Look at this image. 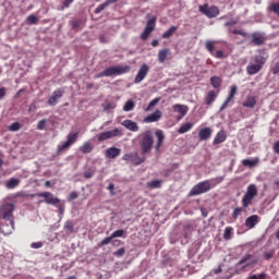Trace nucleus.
Segmentation results:
<instances>
[{
  "instance_id": "5",
  "label": "nucleus",
  "mask_w": 279,
  "mask_h": 279,
  "mask_svg": "<svg viewBox=\"0 0 279 279\" xmlns=\"http://www.w3.org/2000/svg\"><path fill=\"white\" fill-rule=\"evenodd\" d=\"M132 68L130 65H114L105 69L102 72L98 73L96 77H112V75H124V73H130Z\"/></svg>"
},
{
  "instance_id": "20",
  "label": "nucleus",
  "mask_w": 279,
  "mask_h": 279,
  "mask_svg": "<svg viewBox=\"0 0 279 279\" xmlns=\"http://www.w3.org/2000/svg\"><path fill=\"white\" fill-rule=\"evenodd\" d=\"M105 156H106V158L114 159V158L121 156V149L117 148L114 146L109 147L106 149Z\"/></svg>"
},
{
  "instance_id": "37",
  "label": "nucleus",
  "mask_w": 279,
  "mask_h": 279,
  "mask_svg": "<svg viewBox=\"0 0 279 279\" xmlns=\"http://www.w3.org/2000/svg\"><path fill=\"white\" fill-rule=\"evenodd\" d=\"M21 184V180L12 178L7 182V189H16Z\"/></svg>"
},
{
  "instance_id": "64",
  "label": "nucleus",
  "mask_w": 279,
  "mask_h": 279,
  "mask_svg": "<svg viewBox=\"0 0 279 279\" xmlns=\"http://www.w3.org/2000/svg\"><path fill=\"white\" fill-rule=\"evenodd\" d=\"M214 274H221V266L214 270Z\"/></svg>"
},
{
  "instance_id": "56",
  "label": "nucleus",
  "mask_w": 279,
  "mask_h": 279,
  "mask_svg": "<svg viewBox=\"0 0 279 279\" xmlns=\"http://www.w3.org/2000/svg\"><path fill=\"white\" fill-rule=\"evenodd\" d=\"M264 258L265 260H270V258H274V251L264 253Z\"/></svg>"
},
{
  "instance_id": "38",
  "label": "nucleus",
  "mask_w": 279,
  "mask_h": 279,
  "mask_svg": "<svg viewBox=\"0 0 279 279\" xmlns=\"http://www.w3.org/2000/svg\"><path fill=\"white\" fill-rule=\"evenodd\" d=\"M232 234H234V229L232 227H227L223 233L225 241H230L232 239Z\"/></svg>"
},
{
  "instance_id": "10",
  "label": "nucleus",
  "mask_w": 279,
  "mask_h": 279,
  "mask_svg": "<svg viewBox=\"0 0 279 279\" xmlns=\"http://www.w3.org/2000/svg\"><path fill=\"white\" fill-rule=\"evenodd\" d=\"M31 197H44L45 202L51 206H58L60 204V198L53 197L51 192H41L31 195Z\"/></svg>"
},
{
  "instance_id": "17",
  "label": "nucleus",
  "mask_w": 279,
  "mask_h": 279,
  "mask_svg": "<svg viewBox=\"0 0 279 279\" xmlns=\"http://www.w3.org/2000/svg\"><path fill=\"white\" fill-rule=\"evenodd\" d=\"M172 109H173V112H177L179 114L178 121L184 119V117H186L189 112V107L185 105H173Z\"/></svg>"
},
{
  "instance_id": "57",
  "label": "nucleus",
  "mask_w": 279,
  "mask_h": 279,
  "mask_svg": "<svg viewBox=\"0 0 279 279\" xmlns=\"http://www.w3.org/2000/svg\"><path fill=\"white\" fill-rule=\"evenodd\" d=\"M77 192H71L68 199L69 202H73V199H77Z\"/></svg>"
},
{
  "instance_id": "43",
  "label": "nucleus",
  "mask_w": 279,
  "mask_h": 279,
  "mask_svg": "<svg viewBox=\"0 0 279 279\" xmlns=\"http://www.w3.org/2000/svg\"><path fill=\"white\" fill-rule=\"evenodd\" d=\"M159 101H160V98H155V99H153V100L148 104V106H147V108H146V112H149L157 104H159Z\"/></svg>"
},
{
  "instance_id": "15",
  "label": "nucleus",
  "mask_w": 279,
  "mask_h": 279,
  "mask_svg": "<svg viewBox=\"0 0 279 279\" xmlns=\"http://www.w3.org/2000/svg\"><path fill=\"white\" fill-rule=\"evenodd\" d=\"M148 73H149V65H147V63H143L140 70L137 71V74L134 80V84H141V82H143V80L147 77Z\"/></svg>"
},
{
  "instance_id": "39",
  "label": "nucleus",
  "mask_w": 279,
  "mask_h": 279,
  "mask_svg": "<svg viewBox=\"0 0 279 279\" xmlns=\"http://www.w3.org/2000/svg\"><path fill=\"white\" fill-rule=\"evenodd\" d=\"M148 189H160L162 186V180H154L147 183Z\"/></svg>"
},
{
  "instance_id": "2",
  "label": "nucleus",
  "mask_w": 279,
  "mask_h": 279,
  "mask_svg": "<svg viewBox=\"0 0 279 279\" xmlns=\"http://www.w3.org/2000/svg\"><path fill=\"white\" fill-rule=\"evenodd\" d=\"M267 60H269V53L267 50H257V53L253 57L252 61L246 66L247 75H256V73H260L265 64H267Z\"/></svg>"
},
{
  "instance_id": "31",
  "label": "nucleus",
  "mask_w": 279,
  "mask_h": 279,
  "mask_svg": "<svg viewBox=\"0 0 279 279\" xmlns=\"http://www.w3.org/2000/svg\"><path fill=\"white\" fill-rule=\"evenodd\" d=\"M190 130H193V123L192 122H186L180 126L178 130L179 134H186V132H190Z\"/></svg>"
},
{
  "instance_id": "25",
  "label": "nucleus",
  "mask_w": 279,
  "mask_h": 279,
  "mask_svg": "<svg viewBox=\"0 0 279 279\" xmlns=\"http://www.w3.org/2000/svg\"><path fill=\"white\" fill-rule=\"evenodd\" d=\"M226 138H228L226 131H219L213 141V145H221V143H226Z\"/></svg>"
},
{
  "instance_id": "47",
  "label": "nucleus",
  "mask_w": 279,
  "mask_h": 279,
  "mask_svg": "<svg viewBox=\"0 0 279 279\" xmlns=\"http://www.w3.org/2000/svg\"><path fill=\"white\" fill-rule=\"evenodd\" d=\"M10 132H19V130H21V123L19 122H13L10 126H9Z\"/></svg>"
},
{
  "instance_id": "60",
  "label": "nucleus",
  "mask_w": 279,
  "mask_h": 279,
  "mask_svg": "<svg viewBox=\"0 0 279 279\" xmlns=\"http://www.w3.org/2000/svg\"><path fill=\"white\" fill-rule=\"evenodd\" d=\"M113 108H117V106L114 105V104H107L106 106H105V110H113Z\"/></svg>"
},
{
  "instance_id": "9",
  "label": "nucleus",
  "mask_w": 279,
  "mask_h": 279,
  "mask_svg": "<svg viewBox=\"0 0 279 279\" xmlns=\"http://www.w3.org/2000/svg\"><path fill=\"white\" fill-rule=\"evenodd\" d=\"M78 136L80 132L68 134V140L62 145L58 146L57 154H62L65 149H69L71 145L77 142Z\"/></svg>"
},
{
  "instance_id": "33",
  "label": "nucleus",
  "mask_w": 279,
  "mask_h": 279,
  "mask_svg": "<svg viewBox=\"0 0 279 279\" xmlns=\"http://www.w3.org/2000/svg\"><path fill=\"white\" fill-rule=\"evenodd\" d=\"M210 84L214 88H221V84H222L221 77L211 76L210 77Z\"/></svg>"
},
{
  "instance_id": "42",
  "label": "nucleus",
  "mask_w": 279,
  "mask_h": 279,
  "mask_svg": "<svg viewBox=\"0 0 279 279\" xmlns=\"http://www.w3.org/2000/svg\"><path fill=\"white\" fill-rule=\"evenodd\" d=\"M211 56H215L217 58V60H223V59L228 58V54H226V52H223L222 50H217L216 53H214Z\"/></svg>"
},
{
  "instance_id": "49",
  "label": "nucleus",
  "mask_w": 279,
  "mask_h": 279,
  "mask_svg": "<svg viewBox=\"0 0 279 279\" xmlns=\"http://www.w3.org/2000/svg\"><path fill=\"white\" fill-rule=\"evenodd\" d=\"M112 239H114V238H112V235L105 238V239L98 244L99 247H104V246L108 245L109 243L112 242Z\"/></svg>"
},
{
  "instance_id": "29",
  "label": "nucleus",
  "mask_w": 279,
  "mask_h": 279,
  "mask_svg": "<svg viewBox=\"0 0 279 279\" xmlns=\"http://www.w3.org/2000/svg\"><path fill=\"white\" fill-rule=\"evenodd\" d=\"M94 146L93 144H90V142H85L81 147H80V151H82V154H90V151H93Z\"/></svg>"
},
{
  "instance_id": "1",
  "label": "nucleus",
  "mask_w": 279,
  "mask_h": 279,
  "mask_svg": "<svg viewBox=\"0 0 279 279\" xmlns=\"http://www.w3.org/2000/svg\"><path fill=\"white\" fill-rule=\"evenodd\" d=\"M14 230V204H4L0 207V232L10 236Z\"/></svg>"
},
{
  "instance_id": "26",
  "label": "nucleus",
  "mask_w": 279,
  "mask_h": 279,
  "mask_svg": "<svg viewBox=\"0 0 279 279\" xmlns=\"http://www.w3.org/2000/svg\"><path fill=\"white\" fill-rule=\"evenodd\" d=\"M218 94L215 90H209L205 97V105L210 106L215 99H217Z\"/></svg>"
},
{
  "instance_id": "58",
  "label": "nucleus",
  "mask_w": 279,
  "mask_h": 279,
  "mask_svg": "<svg viewBox=\"0 0 279 279\" xmlns=\"http://www.w3.org/2000/svg\"><path fill=\"white\" fill-rule=\"evenodd\" d=\"M31 247L34 250H40V247H43V242H34L32 243Z\"/></svg>"
},
{
  "instance_id": "51",
  "label": "nucleus",
  "mask_w": 279,
  "mask_h": 279,
  "mask_svg": "<svg viewBox=\"0 0 279 279\" xmlns=\"http://www.w3.org/2000/svg\"><path fill=\"white\" fill-rule=\"evenodd\" d=\"M232 34L243 36V38H247V33H245L243 29H234Z\"/></svg>"
},
{
  "instance_id": "45",
  "label": "nucleus",
  "mask_w": 279,
  "mask_h": 279,
  "mask_svg": "<svg viewBox=\"0 0 279 279\" xmlns=\"http://www.w3.org/2000/svg\"><path fill=\"white\" fill-rule=\"evenodd\" d=\"M243 213V207H236L233 209L232 217L233 219H239V216Z\"/></svg>"
},
{
  "instance_id": "62",
  "label": "nucleus",
  "mask_w": 279,
  "mask_h": 279,
  "mask_svg": "<svg viewBox=\"0 0 279 279\" xmlns=\"http://www.w3.org/2000/svg\"><path fill=\"white\" fill-rule=\"evenodd\" d=\"M2 97H5V88H0V99H2Z\"/></svg>"
},
{
  "instance_id": "48",
  "label": "nucleus",
  "mask_w": 279,
  "mask_h": 279,
  "mask_svg": "<svg viewBox=\"0 0 279 279\" xmlns=\"http://www.w3.org/2000/svg\"><path fill=\"white\" fill-rule=\"evenodd\" d=\"M72 29H80V25H82V20H72L70 22Z\"/></svg>"
},
{
  "instance_id": "32",
  "label": "nucleus",
  "mask_w": 279,
  "mask_h": 279,
  "mask_svg": "<svg viewBox=\"0 0 279 279\" xmlns=\"http://www.w3.org/2000/svg\"><path fill=\"white\" fill-rule=\"evenodd\" d=\"M215 45H217V41L214 40H207L205 43V49H207L210 56H215Z\"/></svg>"
},
{
  "instance_id": "50",
  "label": "nucleus",
  "mask_w": 279,
  "mask_h": 279,
  "mask_svg": "<svg viewBox=\"0 0 279 279\" xmlns=\"http://www.w3.org/2000/svg\"><path fill=\"white\" fill-rule=\"evenodd\" d=\"M267 278V274L262 272L259 275H251L247 279H266Z\"/></svg>"
},
{
  "instance_id": "63",
  "label": "nucleus",
  "mask_w": 279,
  "mask_h": 279,
  "mask_svg": "<svg viewBox=\"0 0 279 279\" xmlns=\"http://www.w3.org/2000/svg\"><path fill=\"white\" fill-rule=\"evenodd\" d=\"M159 43H158V39H154L151 41V47H158Z\"/></svg>"
},
{
  "instance_id": "40",
  "label": "nucleus",
  "mask_w": 279,
  "mask_h": 279,
  "mask_svg": "<svg viewBox=\"0 0 279 279\" xmlns=\"http://www.w3.org/2000/svg\"><path fill=\"white\" fill-rule=\"evenodd\" d=\"M27 25H38V16L31 14L26 19Z\"/></svg>"
},
{
  "instance_id": "30",
  "label": "nucleus",
  "mask_w": 279,
  "mask_h": 279,
  "mask_svg": "<svg viewBox=\"0 0 279 279\" xmlns=\"http://www.w3.org/2000/svg\"><path fill=\"white\" fill-rule=\"evenodd\" d=\"M258 162H259L258 158L242 160L243 167H250V169L256 167V165H258Z\"/></svg>"
},
{
  "instance_id": "55",
  "label": "nucleus",
  "mask_w": 279,
  "mask_h": 279,
  "mask_svg": "<svg viewBox=\"0 0 279 279\" xmlns=\"http://www.w3.org/2000/svg\"><path fill=\"white\" fill-rule=\"evenodd\" d=\"M125 254V248L121 247L113 253L114 256L121 257Z\"/></svg>"
},
{
  "instance_id": "34",
  "label": "nucleus",
  "mask_w": 279,
  "mask_h": 279,
  "mask_svg": "<svg viewBox=\"0 0 279 279\" xmlns=\"http://www.w3.org/2000/svg\"><path fill=\"white\" fill-rule=\"evenodd\" d=\"M63 228L65 232H69L70 234H72V232H75V223L72 222V220L65 221Z\"/></svg>"
},
{
  "instance_id": "61",
  "label": "nucleus",
  "mask_w": 279,
  "mask_h": 279,
  "mask_svg": "<svg viewBox=\"0 0 279 279\" xmlns=\"http://www.w3.org/2000/svg\"><path fill=\"white\" fill-rule=\"evenodd\" d=\"M75 0H64L63 2V7L64 8H69L71 5V3H73Z\"/></svg>"
},
{
  "instance_id": "54",
  "label": "nucleus",
  "mask_w": 279,
  "mask_h": 279,
  "mask_svg": "<svg viewBox=\"0 0 279 279\" xmlns=\"http://www.w3.org/2000/svg\"><path fill=\"white\" fill-rule=\"evenodd\" d=\"M46 125H47V120H40L37 124V130H45Z\"/></svg>"
},
{
  "instance_id": "41",
  "label": "nucleus",
  "mask_w": 279,
  "mask_h": 279,
  "mask_svg": "<svg viewBox=\"0 0 279 279\" xmlns=\"http://www.w3.org/2000/svg\"><path fill=\"white\" fill-rule=\"evenodd\" d=\"M109 2L108 0H106L104 3L99 4L96 10H95V14H101V12H104V10H106V8H108Z\"/></svg>"
},
{
  "instance_id": "16",
  "label": "nucleus",
  "mask_w": 279,
  "mask_h": 279,
  "mask_svg": "<svg viewBox=\"0 0 279 279\" xmlns=\"http://www.w3.org/2000/svg\"><path fill=\"white\" fill-rule=\"evenodd\" d=\"M64 96V89L57 88L51 97L48 99V105L49 106H57L58 105V99H61V97Z\"/></svg>"
},
{
  "instance_id": "3",
  "label": "nucleus",
  "mask_w": 279,
  "mask_h": 279,
  "mask_svg": "<svg viewBox=\"0 0 279 279\" xmlns=\"http://www.w3.org/2000/svg\"><path fill=\"white\" fill-rule=\"evenodd\" d=\"M221 182H223V178H221V177H218V178L211 179V180H205V181L198 182L190 191L189 197H195L197 195H204V193H208V191H210V189H215V185L216 184H221Z\"/></svg>"
},
{
  "instance_id": "46",
  "label": "nucleus",
  "mask_w": 279,
  "mask_h": 279,
  "mask_svg": "<svg viewBox=\"0 0 279 279\" xmlns=\"http://www.w3.org/2000/svg\"><path fill=\"white\" fill-rule=\"evenodd\" d=\"M125 234V231L123 229L117 230L111 234V239H119Z\"/></svg>"
},
{
  "instance_id": "14",
  "label": "nucleus",
  "mask_w": 279,
  "mask_h": 279,
  "mask_svg": "<svg viewBox=\"0 0 279 279\" xmlns=\"http://www.w3.org/2000/svg\"><path fill=\"white\" fill-rule=\"evenodd\" d=\"M236 90H239V88L236 87V85H232L230 87V90H229V95L228 97L226 98V100L223 101V104L221 105L220 107V112H223V110L230 106V104H234V97H236Z\"/></svg>"
},
{
  "instance_id": "36",
  "label": "nucleus",
  "mask_w": 279,
  "mask_h": 279,
  "mask_svg": "<svg viewBox=\"0 0 279 279\" xmlns=\"http://www.w3.org/2000/svg\"><path fill=\"white\" fill-rule=\"evenodd\" d=\"M134 108H136V104L134 102V100H128L123 106L124 112H132Z\"/></svg>"
},
{
  "instance_id": "6",
  "label": "nucleus",
  "mask_w": 279,
  "mask_h": 279,
  "mask_svg": "<svg viewBox=\"0 0 279 279\" xmlns=\"http://www.w3.org/2000/svg\"><path fill=\"white\" fill-rule=\"evenodd\" d=\"M258 195V187L256 184H250L246 189V193L242 197V206L243 208H248L252 206V202L254 201V197Z\"/></svg>"
},
{
  "instance_id": "44",
  "label": "nucleus",
  "mask_w": 279,
  "mask_h": 279,
  "mask_svg": "<svg viewBox=\"0 0 279 279\" xmlns=\"http://www.w3.org/2000/svg\"><path fill=\"white\" fill-rule=\"evenodd\" d=\"M268 10L279 16V2L270 4Z\"/></svg>"
},
{
  "instance_id": "18",
  "label": "nucleus",
  "mask_w": 279,
  "mask_h": 279,
  "mask_svg": "<svg viewBox=\"0 0 279 279\" xmlns=\"http://www.w3.org/2000/svg\"><path fill=\"white\" fill-rule=\"evenodd\" d=\"M162 119V111L156 110L155 112L150 113L146 118H144L145 123H156V121H160Z\"/></svg>"
},
{
  "instance_id": "59",
  "label": "nucleus",
  "mask_w": 279,
  "mask_h": 279,
  "mask_svg": "<svg viewBox=\"0 0 279 279\" xmlns=\"http://www.w3.org/2000/svg\"><path fill=\"white\" fill-rule=\"evenodd\" d=\"M236 21L235 20H231L227 23H225V27H233V25H236Z\"/></svg>"
},
{
  "instance_id": "8",
  "label": "nucleus",
  "mask_w": 279,
  "mask_h": 279,
  "mask_svg": "<svg viewBox=\"0 0 279 279\" xmlns=\"http://www.w3.org/2000/svg\"><path fill=\"white\" fill-rule=\"evenodd\" d=\"M198 10L207 19H217L219 16V8L216 5L208 7V4H203L198 7Z\"/></svg>"
},
{
  "instance_id": "12",
  "label": "nucleus",
  "mask_w": 279,
  "mask_h": 279,
  "mask_svg": "<svg viewBox=\"0 0 279 279\" xmlns=\"http://www.w3.org/2000/svg\"><path fill=\"white\" fill-rule=\"evenodd\" d=\"M156 21H157L156 16H153L150 20L147 21L146 27L141 35L142 40H147V38H149L151 32H154L156 29Z\"/></svg>"
},
{
  "instance_id": "53",
  "label": "nucleus",
  "mask_w": 279,
  "mask_h": 279,
  "mask_svg": "<svg viewBox=\"0 0 279 279\" xmlns=\"http://www.w3.org/2000/svg\"><path fill=\"white\" fill-rule=\"evenodd\" d=\"M271 72H272L274 75H278V73H279V61L274 64V66L271 68Z\"/></svg>"
},
{
  "instance_id": "19",
  "label": "nucleus",
  "mask_w": 279,
  "mask_h": 279,
  "mask_svg": "<svg viewBox=\"0 0 279 279\" xmlns=\"http://www.w3.org/2000/svg\"><path fill=\"white\" fill-rule=\"evenodd\" d=\"M121 125H123V128L129 130V132H138V130H140L138 123H136L132 120H124L121 122Z\"/></svg>"
},
{
  "instance_id": "11",
  "label": "nucleus",
  "mask_w": 279,
  "mask_h": 279,
  "mask_svg": "<svg viewBox=\"0 0 279 279\" xmlns=\"http://www.w3.org/2000/svg\"><path fill=\"white\" fill-rule=\"evenodd\" d=\"M122 160H125L126 162H132V165L138 167V165H143V162L145 161V156L140 157L138 153H128L122 157Z\"/></svg>"
},
{
  "instance_id": "13",
  "label": "nucleus",
  "mask_w": 279,
  "mask_h": 279,
  "mask_svg": "<svg viewBox=\"0 0 279 279\" xmlns=\"http://www.w3.org/2000/svg\"><path fill=\"white\" fill-rule=\"evenodd\" d=\"M267 43V37L264 33L260 32H254L251 34V45H254L255 47H260Z\"/></svg>"
},
{
  "instance_id": "52",
  "label": "nucleus",
  "mask_w": 279,
  "mask_h": 279,
  "mask_svg": "<svg viewBox=\"0 0 279 279\" xmlns=\"http://www.w3.org/2000/svg\"><path fill=\"white\" fill-rule=\"evenodd\" d=\"M95 175V171L93 170H87L84 172V178H86V180H90V178H93Z\"/></svg>"
},
{
  "instance_id": "28",
  "label": "nucleus",
  "mask_w": 279,
  "mask_h": 279,
  "mask_svg": "<svg viewBox=\"0 0 279 279\" xmlns=\"http://www.w3.org/2000/svg\"><path fill=\"white\" fill-rule=\"evenodd\" d=\"M250 258H252V255L247 254L246 256H244L238 264L239 265H244L243 269H245V267H250V265H254L256 263V260L250 262Z\"/></svg>"
},
{
  "instance_id": "24",
  "label": "nucleus",
  "mask_w": 279,
  "mask_h": 279,
  "mask_svg": "<svg viewBox=\"0 0 279 279\" xmlns=\"http://www.w3.org/2000/svg\"><path fill=\"white\" fill-rule=\"evenodd\" d=\"M257 223H258V215H252L245 220V227L248 228V230L256 228Z\"/></svg>"
},
{
  "instance_id": "23",
  "label": "nucleus",
  "mask_w": 279,
  "mask_h": 279,
  "mask_svg": "<svg viewBox=\"0 0 279 279\" xmlns=\"http://www.w3.org/2000/svg\"><path fill=\"white\" fill-rule=\"evenodd\" d=\"M169 56H171V49L163 48V49L159 50L158 51V62H160V64L165 63L167 61V58H169Z\"/></svg>"
},
{
  "instance_id": "21",
  "label": "nucleus",
  "mask_w": 279,
  "mask_h": 279,
  "mask_svg": "<svg viewBox=\"0 0 279 279\" xmlns=\"http://www.w3.org/2000/svg\"><path fill=\"white\" fill-rule=\"evenodd\" d=\"M213 136V129L210 128H203L198 132V138L199 141H208Z\"/></svg>"
},
{
  "instance_id": "4",
  "label": "nucleus",
  "mask_w": 279,
  "mask_h": 279,
  "mask_svg": "<svg viewBox=\"0 0 279 279\" xmlns=\"http://www.w3.org/2000/svg\"><path fill=\"white\" fill-rule=\"evenodd\" d=\"M138 143L143 156L149 154L154 147V133L151 131L143 132L138 135Z\"/></svg>"
},
{
  "instance_id": "27",
  "label": "nucleus",
  "mask_w": 279,
  "mask_h": 279,
  "mask_svg": "<svg viewBox=\"0 0 279 279\" xmlns=\"http://www.w3.org/2000/svg\"><path fill=\"white\" fill-rule=\"evenodd\" d=\"M244 108H254L256 106V97L247 96L245 101L242 102Z\"/></svg>"
},
{
  "instance_id": "7",
  "label": "nucleus",
  "mask_w": 279,
  "mask_h": 279,
  "mask_svg": "<svg viewBox=\"0 0 279 279\" xmlns=\"http://www.w3.org/2000/svg\"><path fill=\"white\" fill-rule=\"evenodd\" d=\"M119 136H123V131L120 129L101 132L96 135L99 143H104V141H110V138H117Z\"/></svg>"
},
{
  "instance_id": "22",
  "label": "nucleus",
  "mask_w": 279,
  "mask_h": 279,
  "mask_svg": "<svg viewBox=\"0 0 279 279\" xmlns=\"http://www.w3.org/2000/svg\"><path fill=\"white\" fill-rule=\"evenodd\" d=\"M155 136L157 137V143L155 145V149H156V151H159L160 147H162V143H165V133L162 132V130H157L155 132Z\"/></svg>"
},
{
  "instance_id": "35",
  "label": "nucleus",
  "mask_w": 279,
  "mask_h": 279,
  "mask_svg": "<svg viewBox=\"0 0 279 279\" xmlns=\"http://www.w3.org/2000/svg\"><path fill=\"white\" fill-rule=\"evenodd\" d=\"M175 32H178V27L177 26H171L168 31H166L162 35L161 38H171V36H173V34H175Z\"/></svg>"
}]
</instances>
